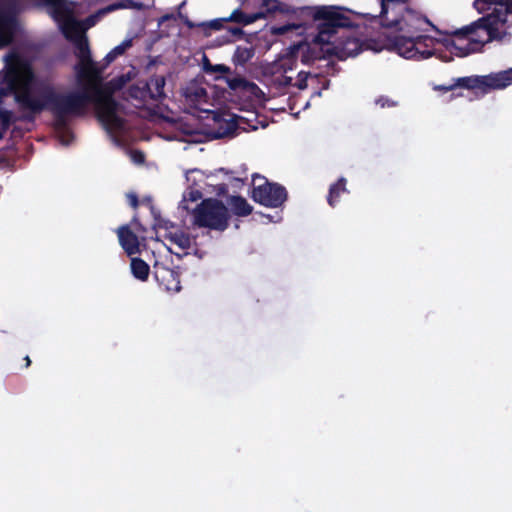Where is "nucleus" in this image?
Segmentation results:
<instances>
[{
	"mask_svg": "<svg viewBox=\"0 0 512 512\" xmlns=\"http://www.w3.org/2000/svg\"><path fill=\"white\" fill-rule=\"evenodd\" d=\"M131 80L130 73L121 74L104 86L95 85L92 93L87 89L68 93L58 92L51 83L36 78L31 63L18 54H12L6 64L0 85V102L14 96L23 112L22 120L33 122L43 111H50L58 126H65L68 116H83L89 103H93L97 118L109 130H119L124 120L117 115L118 102L113 94Z\"/></svg>",
	"mask_w": 512,
	"mask_h": 512,
	"instance_id": "nucleus-1",
	"label": "nucleus"
},
{
	"mask_svg": "<svg viewBox=\"0 0 512 512\" xmlns=\"http://www.w3.org/2000/svg\"><path fill=\"white\" fill-rule=\"evenodd\" d=\"M409 0H382L379 24L385 29L383 35L390 50L406 59H427L432 51L419 46L430 37L422 35L428 27L435 28L424 15L407 6Z\"/></svg>",
	"mask_w": 512,
	"mask_h": 512,
	"instance_id": "nucleus-2",
	"label": "nucleus"
},
{
	"mask_svg": "<svg viewBox=\"0 0 512 512\" xmlns=\"http://www.w3.org/2000/svg\"><path fill=\"white\" fill-rule=\"evenodd\" d=\"M312 17L318 22L317 34L312 38L311 43L293 47L297 56L301 54L303 64H311L316 60L329 57L326 53L328 42L339 29L354 27L350 17L335 7H318L314 10Z\"/></svg>",
	"mask_w": 512,
	"mask_h": 512,
	"instance_id": "nucleus-3",
	"label": "nucleus"
},
{
	"mask_svg": "<svg viewBox=\"0 0 512 512\" xmlns=\"http://www.w3.org/2000/svg\"><path fill=\"white\" fill-rule=\"evenodd\" d=\"M508 15H512V0L503 3L502 8H495L492 13L486 14L471 24L453 32L458 39L467 38L469 42L464 48L458 47L454 41L451 45L460 50L458 56H466L473 50L471 44L483 46L494 40H502L506 35L504 28L508 21Z\"/></svg>",
	"mask_w": 512,
	"mask_h": 512,
	"instance_id": "nucleus-4",
	"label": "nucleus"
},
{
	"mask_svg": "<svg viewBox=\"0 0 512 512\" xmlns=\"http://www.w3.org/2000/svg\"><path fill=\"white\" fill-rule=\"evenodd\" d=\"M69 34L75 46V56L78 63L75 65L76 75L79 81L100 82L102 79L103 68L93 61L91 50L87 37L80 32V25L76 30L70 29ZM67 39V37L65 36Z\"/></svg>",
	"mask_w": 512,
	"mask_h": 512,
	"instance_id": "nucleus-5",
	"label": "nucleus"
},
{
	"mask_svg": "<svg viewBox=\"0 0 512 512\" xmlns=\"http://www.w3.org/2000/svg\"><path fill=\"white\" fill-rule=\"evenodd\" d=\"M193 224L198 228L224 231L229 226V211L222 201L215 198L202 200L192 211Z\"/></svg>",
	"mask_w": 512,
	"mask_h": 512,
	"instance_id": "nucleus-6",
	"label": "nucleus"
},
{
	"mask_svg": "<svg viewBox=\"0 0 512 512\" xmlns=\"http://www.w3.org/2000/svg\"><path fill=\"white\" fill-rule=\"evenodd\" d=\"M251 198L268 208H279L288 198L287 190L279 183L269 182L259 174L253 175Z\"/></svg>",
	"mask_w": 512,
	"mask_h": 512,
	"instance_id": "nucleus-7",
	"label": "nucleus"
},
{
	"mask_svg": "<svg viewBox=\"0 0 512 512\" xmlns=\"http://www.w3.org/2000/svg\"><path fill=\"white\" fill-rule=\"evenodd\" d=\"M19 0H0V50L10 46L19 30Z\"/></svg>",
	"mask_w": 512,
	"mask_h": 512,
	"instance_id": "nucleus-8",
	"label": "nucleus"
},
{
	"mask_svg": "<svg viewBox=\"0 0 512 512\" xmlns=\"http://www.w3.org/2000/svg\"><path fill=\"white\" fill-rule=\"evenodd\" d=\"M464 84L470 86V91L480 92L482 95L491 90L504 89L512 84V68L488 75L468 76Z\"/></svg>",
	"mask_w": 512,
	"mask_h": 512,
	"instance_id": "nucleus-9",
	"label": "nucleus"
},
{
	"mask_svg": "<svg viewBox=\"0 0 512 512\" xmlns=\"http://www.w3.org/2000/svg\"><path fill=\"white\" fill-rule=\"evenodd\" d=\"M336 36V34L334 35ZM362 50V43L360 40L351 35L350 32L344 33L341 37H333L328 42L326 53L329 57L335 56L337 59L343 61L349 57L358 55Z\"/></svg>",
	"mask_w": 512,
	"mask_h": 512,
	"instance_id": "nucleus-10",
	"label": "nucleus"
},
{
	"mask_svg": "<svg viewBox=\"0 0 512 512\" xmlns=\"http://www.w3.org/2000/svg\"><path fill=\"white\" fill-rule=\"evenodd\" d=\"M213 125L209 126L208 135L212 139L233 137L238 129L236 119L223 112H212Z\"/></svg>",
	"mask_w": 512,
	"mask_h": 512,
	"instance_id": "nucleus-11",
	"label": "nucleus"
},
{
	"mask_svg": "<svg viewBox=\"0 0 512 512\" xmlns=\"http://www.w3.org/2000/svg\"><path fill=\"white\" fill-rule=\"evenodd\" d=\"M52 9V15L57 21H63L61 26L64 36L71 38L70 29L76 30L79 22L72 16V11L67 5V0H45Z\"/></svg>",
	"mask_w": 512,
	"mask_h": 512,
	"instance_id": "nucleus-12",
	"label": "nucleus"
},
{
	"mask_svg": "<svg viewBox=\"0 0 512 512\" xmlns=\"http://www.w3.org/2000/svg\"><path fill=\"white\" fill-rule=\"evenodd\" d=\"M154 277L159 285L168 292H179L181 290L180 275L171 268L155 266Z\"/></svg>",
	"mask_w": 512,
	"mask_h": 512,
	"instance_id": "nucleus-13",
	"label": "nucleus"
},
{
	"mask_svg": "<svg viewBox=\"0 0 512 512\" xmlns=\"http://www.w3.org/2000/svg\"><path fill=\"white\" fill-rule=\"evenodd\" d=\"M119 244L128 256L140 253L139 240L137 235L130 229L129 225H122L117 229Z\"/></svg>",
	"mask_w": 512,
	"mask_h": 512,
	"instance_id": "nucleus-14",
	"label": "nucleus"
},
{
	"mask_svg": "<svg viewBox=\"0 0 512 512\" xmlns=\"http://www.w3.org/2000/svg\"><path fill=\"white\" fill-rule=\"evenodd\" d=\"M297 55L293 48H291L286 54L281 55L271 66L272 73H287L292 71L297 66Z\"/></svg>",
	"mask_w": 512,
	"mask_h": 512,
	"instance_id": "nucleus-15",
	"label": "nucleus"
},
{
	"mask_svg": "<svg viewBox=\"0 0 512 512\" xmlns=\"http://www.w3.org/2000/svg\"><path fill=\"white\" fill-rule=\"evenodd\" d=\"M146 84L149 86V95L150 99L154 101H162L165 97V85L166 78L163 75H151L149 80L146 81Z\"/></svg>",
	"mask_w": 512,
	"mask_h": 512,
	"instance_id": "nucleus-16",
	"label": "nucleus"
},
{
	"mask_svg": "<svg viewBox=\"0 0 512 512\" xmlns=\"http://www.w3.org/2000/svg\"><path fill=\"white\" fill-rule=\"evenodd\" d=\"M265 13L257 12L253 14H246L241 9H235L228 18H224V20H228L229 22H235L242 25H249L257 21L258 19H264Z\"/></svg>",
	"mask_w": 512,
	"mask_h": 512,
	"instance_id": "nucleus-17",
	"label": "nucleus"
},
{
	"mask_svg": "<svg viewBox=\"0 0 512 512\" xmlns=\"http://www.w3.org/2000/svg\"><path fill=\"white\" fill-rule=\"evenodd\" d=\"M347 180L344 177H341L337 180V182L333 183L329 188V193L327 196V202L331 207H335L339 203V198L341 194L348 193L346 188Z\"/></svg>",
	"mask_w": 512,
	"mask_h": 512,
	"instance_id": "nucleus-18",
	"label": "nucleus"
},
{
	"mask_svg": "<svg viewBox=\"0 0 512 512\" xmlns=\"http://www.w3.org/2000/svg\"><path fill=\"white\" fill-rule=\"evenodd\" d=\"M232 211L237 216H248L252 213V206L242 196H232L230 199Z\"/></svg>",
	"mask_w": 512,
	"mask_h": 512,
	"instance_id": "nucleus-19",
	"label": "nucleus"
},
{
	"mask_svg": "<svg viewBox=\"0 0 512 512\" xmlns=\"http://www.w3.org/2000/svg\"><path fill=\"white\" fill-rule=\"evenodd\" d=\"M131 272L136 279L146 281L149 277L150 267L143 259L135 257L131 259Z\"/></svg>",
	"mask_w": 512,
	"mask_h": 512,
	"instance_id": "nucleus-20",
	"label": "nucleus"
},
{
	"mask_svg": "<svg viewBox=\"0 0 512 512\" xmlns=\"http://www.w3.org/2000/svg\"><path fill=\"white\" fill-rule=\"evenodd\" d=\"M165 237L174 245H177L181 250H186L191 246V238L189 234L182 230L170 231Z\"/></svg>",
	"mask_w": 512,
	"mask_h": 512,
	"instance_id": "nucleus-21",
	"label": "nucleus"
},
{
	"mask_svg": "<svg viewBox=\"0 0 512 512\" xmlns=\"http://www.w3.org/2000/svg\"><path fill=\"white\" fill-rule=\"evenodd\" d=\"M145 8L146 6L142 2L135 0H119L107 5L106 7H103V11L110 13L119 9H135L141 11Z\"/></svg>",
	"mask_w": 512,
	"mask_h": 512,
	"instance_id": "nucleus-22",
	"label": "nucleus"
},
{
	"mask_svg": "<svg viewBox=\"0 0 512 512\" xmlns=\"http://www.w3.org/2000/svg\"><path fill=\"white\" fill-rule=\"evenodd\" d=\"M128 95L135 100L144 102L150 99L149 86L146 81H139L128 88Z\"/></svg>",
	"mask_w": 512,
	"mask_h": 512,
	"instance_id": "nucleus-23",
	"label": "nucleus"
},
{
	"mask_svg": "<svg viewBox=\"0 0 512 512\" xmlns=\"http://www.w3.org/2000/svg\"><path fill=\"white\" fill-rule=\"evenodd\" d=\"M255 54L253 47L237 46L233 54V63L237 66H244Z\"/></svg>",
	"mask_w": 512,
	"mask_h": 512,
	"instance_id": "nucleus-24",
	"label": "nucleus"
},
{
	"mask_svg": "<svg viewBox=\"0 0 512 512\" xmlns=\"http://www.w3.org/2000/svg\"><path fill=\"white\" fill-rule=\"evenodd\" d=\"M261 8L263 9L261 12L265 13V18L269 14H274L276 12L287 13V6L279 0H262Z\"/></svg>",
	"mask_w": 512,
	"mask_h": 512,
	"instance_id": "nucleus-25",
	"label": "nucleus"
},
{
	"mask_svg": "<svg viewBox=\"0 0 512 512\" xmlns=\"http://www.w3.org/2000/svg\"><path fill=\"white\" fill-rule=\"evenodd\" d=\"M227 85L231 90H244L247 91L250 88L257 87L255 83L246 80L244 77L235 76L227 78Z\"/></svg>",
	"mask_w": 512,
	"mask_h": 512,
	"instance_id": "nucleus-26",
	"label": "nucleus"
},
{
	"mask_svg": "<svg viewBox=\"0 0 512 512\" xmlns=\"http://www.w3.org/2000/svg\"><path fill=\"white\" fill-rule=\"evenodd\" d=\"M467 80H469L468 76L459 77V78L453 79V83H451L449 85H437V86H435L434 90L440 91V92H443V93L454 91L457 88H462V89L470 90V86H467V85L464 84V81H467Z\"/></svg>",
	"mask_w": 512,
	"mask_h": 512,
	"instance_id": "nucleus-27",
	"label": "nucleus"
},
{
	"mask_svg": "<svg viewBox=\"0 0 512 512\" xmlns=\"http://www.w3.org/2000/svg\"><path fill=\"white\" fill-rule=\"evenodd\" d=\"M507 0H475L474 6L479 12H484L485 10H488L491 5L499 6V8H502L503 3H505Z\"/></svg>",
	"mask_w": 512,
	"mask_h": 512,
	"instance_id": "nucleus-28",
	"label": "nucleus"
},
{
	"mask_svg": "<svg viewBox=\"0 0 512 512\" xmlns=\"http://www.w3.org/2000/svg\"><path fill=\"white\" fill-rule=\"evenodd\" d=\"M279 76H275L273 78V83L277 89L283 90L289 86H294L292 83V77L284 75V73H279Z\"/></svg>",
	"mask_w": 512,
	"mask_h": 512,
	"instance_id": "nucleus-29",
	"label": "nucleus"
},
{
	"mask_svg": "<svg viewBox=\"0 0 512 512\" xmlns=\"http://www.w3.org/2000/svg\"><path fill=\"white\" fill-rule=\"evenodd\" d=\"M13 122V112L0 108V124L4 131H7Z\"/></svg>",
	"mask_w": 512,
	"mask_h": 512,
	"instance_id": "nucleus-30",
	"label": "nucleus"
},
{
	"mask_svg": "<svg viewBox=\"0 0 512 512\" xmlns=\"http://www.w3.org/2000/svg\"><path fill=\"white\" fill-rule=\"evenodd\" d=\"M204 70L209 73V72H218V73H221V74H227L230 72V68L224 64H216V65H213L209 62L208 59H206V62L204 63Z\"/></svg>",
	"mask_w": 512,
	"mask_h": 512,
	"instance_id": "nucleus-31",
	"label": "nucleus"
},
{
	"mask_svg": "<svg viewBox=\"0 0 512 512\" xmlns=\"http://www.w3.org/2000/svg\"><path fill=\"white\" fill-rule=\"evenodd\" d=\"M109 12L103 11V8L99 9L96 13L89 15L85 20L84 24L87 28L93 27L99 21V19L108 14Z\"/></svg>",
	"mask_w": 512,
	"mask_h": 512,
	"instance_id": "nucleus-32",
	"label": "nucleus"
},
{
	"mask_svg": "<svg viewBox=\"0 0 512 512\" xmlns=\"http://www.w3.org/2000/svg\"><path fill=\"white\" fill-rule=\"evenodd\" d=\"M310 76L309 72L300 71L297 75V81L294 83V86L299 90H304L307 88V80Z\"/></svg>",
	"mask_w": 512,
	"mask_h": 512,
	"instance_id": "nucleus-33",
	"label": "nucleus"
},
{
	"mask_svg": "<svg viewBox=\"0 0 512 512\" xmlns=\"http://www.w3.org/2000/svg\"><path fill=\"white\" fill-rule=\"evenodd\" d=\"M132 46V40L126 39L116 47H114L111 51L118 57L125 53V51Z\"/></svg>",
	"mask_w": 512,
	"mask_h": 512,
	"instance_id": "nucleus-34",
	"label": "nucleus"
},
{
	"mask_svg": "<svg viewBox=\"0 0 512 512\" xmlns=\"http://www.w3.org/2000/svg\"><path fill=\"white\" fill-rule=\"evenodd\" d=\"M154 227L169 230L174 227V224L169 220L162 219L161 217H155Z\"/></svg>",
	"mask_w": 512,
	"mask_h": 512,
	"instance_id": "nucleus-35",
	"label": "nucleus"
},
{
	"mask_svg": "<svg viewBox=\"0 0 512 512\" xmlns=\"http://www.w3.org/2000/svg\"><path fill=\"white\" fill-rule=\"evenodd\" d=\"M224 22H228V20H224V18L214 19V20L208 22L207 26L212 30L218 31L223 28Z\"/></svg>",
	"mask_w": 512,
	"mask_h": 512,
	"instance_id": "nucleus-36",
	"label": "nucleus"
},
{
	"mask_svg": "<svg viewBox=\"0 0 512 512\" xmlns=\"http://www.w3.org/2000/svg\"><path fill=\"white\" fill-rule=\"evenodd\" d=\"M376 104L379 105L382 108H384V107H393V106L396 105V103L394 101H392L389 98L384 97V96L379 97L376 100Z\"/></svg>",
	"mask_w": 512,
	"mask_h": 512,
	"instance_id": "nucleus-37",
	"label": "nucleus"
},
{
	"mask_svg": "<svg viewBox=\"0 0 512 512\" xmlns=\"http://www.w3.org/2000/svg\"><path fill=\"white\" fill-rule=\"evenodd\" d=\"M116 58L117 56L112 51L108 52L103 59L104 64L102 66L99 65V68H103L104 71Z\"/></svg>",
	"mask_w": 512,
	"mask_h": 512,
	"instance_id": "nucleus-38",
	"label": "nucleus"
},
{
	"mask_svg": "<svg viewBox=\"0 0 512 512\" xmlns=\"http://www.w3.org/2000/svg\"><path fill=\"white\" fill-rule=\"evenodd\" d=\"M127 197H128L129 204L131 205V207L136 209L139 206L138 196L136 194H134V193H130V194L127 195Z\"/></svg>",
	"mask_w": 512,
	"mask_h": 512,
	"instance_id": "nucleus-39",
	"label": "nucleus"
},
{
	"mask_svg": "<svg viewBox=\"0 0 512 512\" xmlns=\"http://www.w3.org/2000/svg\"><path fill=\"white\" fill-rule=\"evenodd\" d=\"M179 18L188 28H194L196 25L187 17L179 13Z\"/></svg>",
	"mask_w": 512,
	"mask_h": 512,
	"instance_id": "nucleus-40",
	"label": "nucleus"
},
{
	"mask_svg": "<svg viewBox=\"0 0 512 512\" xmlns=\"http://www.w3.org/2000/svg\"><path fill=\"white\" fill-rule=\"evenodd\" d=\"M207 92L204 88L199 87L195 89L194 96L196 99L200 100L202 97H205Z\"/></svg>",
	"mask_w": 512,
	"mask_h": 512,
	"instance_id": "nucleus-41",
	"label": "nucleus"
},
{
	"mask_svg": "<svg viewBox=\"0 0 512 512\" xmlns=\"http://www.w3.org/2000/svg\"><path fill=\"white\" fill-rule=\"evenodd\" d=\"M133 159L135 162L142 163L144 161V155L140 151H135L133 154Z\"/></svg>",
	"mask_w": 512,
	"mask_h": 512,
	"instance_id": "nucleus-42",
	"label": "nucleus"
},
{
	"mask_svg": "<svg viewBox=\"0 0 512 512\" xmlns=\"http://www.w3.org/2000/svg\"><path fill=\"white\" fill-rule=\"evenodd\" d=\"M132 224L138 231H140V232L146 231L145 228L142 226V224L138 221V219L136 217L133 218Z\"/></svg>",
	"mask_w": 512,
	"mask_h": 512,
	"instance_id": "nucleus-43",
	"label": "nucleus"
},
{
	"mask_svg": "<svg viewBox=\"0 0 512 512\" xmlns=\"http://www.w3.org/2000/svg\"><path fill=\"white\" fill-rule=\"evenodd\" d=\"M230 32L233 34V35H236V36H243L244 35V32L242 30V28H239V27H233L230 29Z\"/></svg>",
	"mask_w": 512,
	"mask_h": 512,
	"instance_id": "nucleus-44",
	"label": "nucleus"
},
{
	"mask_svg": "<svg viewBox=\"0 0 512 512\" xmlns=\"http://www.w3.org/2000/svg\"><path fill=\"white\" fill-rule=\"evenodd\" d=\"M227 191L226 184H221L219 187V194H224Z\"/></svg>",
	"mask_w": 512,
	"mask_h": 512,
	"instance_id": "nucleus-45",
	"label": "nucleus"
},
{
	"mask_svg": "<svg viewBox=\"0 0 512 512\" xmlns=\"http://www.w3.org/2000/svg\"><path fill=\"white\" fill-rule=\"evenodd\" d=\"M24 360H25V367L28 368L31 365V360H30L29 356H26L24 358Z\"/></svg>",
	"mask_w": 512,
	"mask_h": 512,
	"instance_id": "nucleus-46",
	"label": "nucleus"
},
{
	"mask_svg": "<svg viewBox=\"0 0 512 512\" xmlns=\"http://www.w3.org/2000/svg\"><path fill=\"white\" fill-rule=\"evenodd\" d=\"M5 132L2 128L0 129V140L4 137Z\"/></svg>",
	"mask_w": 512,
	"mask_h": 512,
	"instance_id": "nucleus-47",
	"label": "nucleus"
},
{
	"mask_svg": "<svg viewBox=\"0 0 512 512\" xmlns=\"http://www.w3.org/2000/svg\"><path fill=\"white\" fill-rule=\"evenodd\" d=\"M219 171L223 172L225 174H229L230 173V171L226 170L225 168H220Z\"/></svg>",
	"mask_w": 512,
	"mask_h": 512,
	"instance_id": "nucleus-48",
	"label": "nucleus"
},
{
	"mask_svg": "<svg viewBox=\"0 0 512 512\" xmlns=\"http://www.w3.org/2000/svg\"><path fill=\"white\" fill-rule=\"evenodd\" d=\"M287 30H288V29H287L286 27H281V28H279V31H280L281 33H284V32H286Z\"/></svg>",
	"mask_w": 512,
	"mask_h": 512,
	"instance_id": "nucleus-49",
	"label": "nucleus"
},
{
	"mask_svg": "<svg viewBox=\"0 0 512 512\" xmlns=\"http://www.w3.org/2000/svg\"><path fill=\"white\" fill-rule=\"evenodd\" d=\"M460 96H462V94H461V93L452 94V98H454V97H460Z\"/></svg>",
	"mask_w": 512,
	"mask_h": 512,
	"instance_id": "nucleus-50",
	"label": "nucleus"
},
{
	"mask_svg": "<svg viewBox=\"0 0 512 512\" xmlns=\"http://www.w3.org/2000/svg\"><path fill=\"white\" fill-rule=\"evenodd\" d=\"M168 19H170V16H169V15H165V16H163V20H168Z\"/></svg>",
	"mask_w": 512,
	"mask_h": 512,
	"instance_id": "nucleus-51",
	"label": "nucleus"
}]
</instances>
